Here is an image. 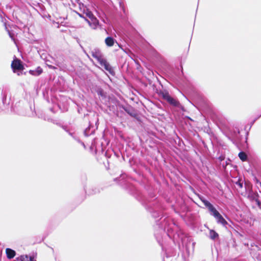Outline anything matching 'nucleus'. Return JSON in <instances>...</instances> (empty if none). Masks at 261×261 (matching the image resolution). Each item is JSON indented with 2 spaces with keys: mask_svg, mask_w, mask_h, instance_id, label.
I'll use <instances>...</instances> for the list:
<instances>
[{
  "mask_svg": "<svg viewBox=\"0 0 261 261\" xmlns=\"http://www.w3.org/2000/svg\"><path fill=\"white\" fill-rule=\"evenodd\" d=\"M91 54L92 56L97 60L101 66L103 67L104 68L110 73H111L112 70L111 66L103 58V56L99 48H95L93 49L91 51Z\"/></svg>",
  "mask_w": 261,
  "mask_h": 261,
  "instance_id": "obj_1",
  "label": "nucleus"
},
{
  "mask_svg": "<svg viewBox=\"0 0 261 261\" xmlns=\"http://www.w3.org/2000/svg\"><path fill=\"white\" fill-rule=\"evenodd\" d=\"M162 97L166 100L169 104L174 107H179L180 105L179 102L172 98L168 92H163L161 93Z\"/></svg>",
  "mask_w": 261,
  "mask_h": 261,
  "instance_id": "obj_2",
  "label": "nucleus"
},
{
  "mask_svg": "<svg viewBox=\"0 0 261 261\" xmlns=\"http://www.w3.org/2000/svg\"><path fill=\"white\" fill-rule=\"evenodd\" d=\"M205 203V206L208 209L211 215L214 217L218 215L219 213L209 201H206Z\"/></svg>",
  "mask_w": 261,
  "mask_h": 261,
  "instance_id": "obj_3",
  "label": "nucleus"
},
{
  "mask_svg": "<svg viewBox=\"0 0 261 261\" xmlns=\"http://www.w3.org/2000/svg\"><path fill=\"white\" fill-rule=\"evenodd\" d=\"M11 67L14 72H15L16 70H21L23 68L22 65L18 60H14L11 64Z\"/></svg>",
  "mask_w": 261,
  "mask_h": 261,
  "instance_id": "obj_4",
  "label": "nucleus"
},
{
  "mask_svg": "<svg viewBox=\"0 0 261 261\" xmlns=\"http://www.w3.org/2000/svg\"><path fill=\"white\" fill-rule=\"evenodd\" d=\"M86 20L88 23L89 25L93 29H95L99 23L98 20L95 17H94L92 19H91L90 20L86 19Z\"/></svg>",
  "mask_w": 261,
  "mask_h": 261,
  "instance_id": "obj_5",
  "label": "nucleus"
},
{
  "mask_svg": "<svg viewBox=\"0 0 261 261\" xmlns=\"http://www.w3.org/2000/svg\"><path fill=\"white\" fill-rule=\"evenodd\" d=\"M6 253L7 258L9 259L13 258L16 254L15 251L10 248H7L6 249Z\"/></svg>",
  "mask_w": 261,
  "mask_h": 261,
  "instance_id": "obj_6",
  "label": "nucleus"
},
{
  "mask_svg": "<svg viewBox=\"0 0 261 261\" xmlns=\"http://www.w3.org/2000/svg\"><path fill=\"white\" fill-rule=\"evenodd\" d=\"M215 218L217 220L218 223H221L224 226L227 224L226 221L223 218L220 213L215 217Z\"/></svg>",
  "mask_w": 261,
  "mask_h": 261,
  "instance_id": "obj_7",
  "label": "nucleus"
},
{
  "mask_svg": "<svg viewBox=\"0 0 261 261\" xmlns=\"http://www.w3.org/2000/svg\"><path fill=\"white\" fill-rule=\"evenodd\" d=\"M29 72L33 75L38 76L42 72V69L41 67H38L35 70H30Z\"/></svg>",
  "mask_w": 261,
  "mask_h": 261,
  "instance_id": "obj_8",
  "label": "nucleus"
},
{
  "mask_svg": "<svg viewBox=\"0 0 261 261\" xmlns=\"http://www.w3.org/2000/svg\"><path fill=\"white\" fill-rule=\"evenodd\" d=\"M105 43L108 46H112L114 45V39L111 37H108L105 39Z\"/></svg>",
  "mask_w": 261,
  "mask_h": 261,
  "instance_id": "obj_9",
  "label": "nucleus"
},
{
  "mask_svg": "<svg viewBox=\"0 0 261 261\" xmlns=\"http://www.w3.org/2000/svg\"><path fill=\"white\" fill-rule=\"evenodd\" d=\"M96 92L97 94L100 96L102 98H106L107 95L106 93L100 87H97L96 89Z\"/></svg>",
  "mask_w": 261,
  "mask_h": 261,
  "instance_id": "obj_10",
  "label": "nucleus"
},
{
  "mask_svg": "<svg viewBox=\"0 0 261 261\" xmlns=\"http://www.w3.org/2000/svg\"><path fill=\"white\" fill-rule=\"evenodd\" d=\"M258 195L257 194H254L253 197V199L255 201L258 207L261 209V202L258 199Z\"/></svg>",
  "mask_w": 261,
  "mask_h": 261,
  "instance_id": "obj_11",
  "label": "nucleus"
},
{
  "mask_svg": "<svg viewBox=\"0 0 261 261\" xmlns=\"http://www.w3.org/2000/svg\"><path fill=\"white\" fill-rule=\"evenodd\" d=\"M210 237L212 240H215L218 237V234L214 230H211L210 232Z\"/></svg>",
  "mask_w": 261,
  "mask_h": 261,
  "instance_id": "obj_12",
  "label": "nucleus"
},
{
  "mask_svg": "<svg viewBox=\"0 0 261 261\" xmlns=\"http://www.w3.org/2000/svg\"><path fill=\"white\" fill-rule=\"evenodd\" d=\"M239 157L242 161H245L247 160V155L244 152H240L239 153Z\"/></svg>",
  "mask_w": 261,
  "mask_h": 261,
  "instance_id": "obj_13",
  "label": "nucleus"
},
{
  "mask_svg": "<svg viewBox=\"0 0 261 261\" xmlns=\"http://www.w3.org/2000/svg\"><path fill=\"white\" fill-rule=\"evenodd\" d=\"M31 256H30L29 257L27 255H21L19 257L18 259L20 261H30L31 260Z\"/></svg>",
  "mask_w": 261,
  "mask_h": 261,
  "instance_id": "obj_14",
  "label": "nucleus"
},
{
  "mask_svg": "<svg viewBox=\"0 0 261 261\" xmlns=\"http://www.w3.org/2000/svg\"><path fill=\"white\" fill-rule=\"evenodd\" d=\"M86 15L90 19H92L94 16L93 13L88 10L86 12Z\"/></svg>",
  "mask_w": 261,
  "mask_h": 261,
  "instance_id": "obj_15",
  "label": "nucleus"
},
{
  "mask_svg": "<svg viewBox=\"0 0 261 261\" xmlns=\"http://www.w3.org/2000/svg\"><path fill=\"white\" fill-rule=\"evenodd\" d=\"M77 5L81 10H85V6L82 2H79Z\"/></svg>",
  "mask_w": 261,
  "mask_h": 261,
  "instance_id": "obj_16",
  "label": "nucleus"
},
{
  "mask_svg": "<svg viewBox=\"0 0 261 261\" xmlns=\"http://www.w3.org/2000/svg\"><path fill=\"white\" fill-rule=\"evenodd\" d=\"M77 5L81 10H85V6L82 2H79Z\"/></svg>",
  "mask_w": 261,
  "mask_h": 261,
  "instance_id": "obj_17",
  "label": "nucleus"
},
{
  "mask_svg": "<svg viewBox=\"0 0 261 261\" xmlns=\"http://www.w3.org/2000/svg\"><path fill=\"white\" fill-rule=\"evenodd\" d=\"M77 5L81 10H85V6L82 2H79Z\"/></svg>",
  "mask_w": 261,
  "mask_h": 261,
  "instance_id": "obj_18",
  "label": "nucleus"
},
{
  "mask_svg": "<svg viewBox=\"0 0 261 261\" xmlns=\"http://www.w3.org/2000/svg\"><path fill=\"white\" fill-rule=\"evenodd\" d=\"M199 198L201 200V201L203 203L204 205L205 206V202L208 201L207 200H206L202 196H199Z\"/></svg>",
  "mask_w": 261,
  "mask_h": 261,
  "instance_id": "obj_19",
  "label": "nucleus"
},
{
  "mask_svg": "<svg viewBox=\"0 0 261 261\" xmlns=\"http://www.w3.org/2000/svg\"><path fill=\"white\" fill-rule=\"evenodd\" d=\"M81 2V0H74V4L75 5V4H78L79 3V2Z\"/></svg>",
  "mask_w": 261,
  "mask_h": 261,
  "instance_id": "obj_20",
  "label": "nucleus"
},
{
  "mask_svg": "<svg viewBox=\"0 0 261 261\" xmlns=\"http://www.w3.org/2000/svg\"><path fill=\"white\" fill-rule=\"evenodd\" d=\"M69 135H70L71 136H72L74 139H75L77 141L80 142V140L79 139H76L73 136L72 133L69 132Z\"/></svg>",
  "mask_w": 261,
  "mask_h": 261,
  "instance_id": "obj_21",
  "label": "nucleus"
},
{
  "mask_svg": "<svg viewBox=\"0 0 261 261\" xmlns=\"http://www.w3.org/2000/svg\"><path fill=\"white\" fill-rule=\"evenodd\" d=\"M48 67L50 69H55L56 68L55 66H53L52 65H48Z\"/></svg>",
  "mask_w": 261,
  "mask_h": 261,
  "instance_id": "obj_22",
  "label": "nucleus"
},
{
  "mask_svg": "<svg viewBox=\"0 0 261 261\" xmlns=\"http://www.w3.org/2000/svg\"><path fill=\"white\" fill-rule=\"evenodd\" d=\"M9 36L11 38V39L12 40H14L13 36H12L11 34L9 32Z\"/></svg>",
  "mask_w": 261,
  "mask_h": 261,
  "instance_id": "obj_23",
  "label": "nucleus"
},
{
  "mask_svg": "<svg viewBox=\"0 0 261 261\" xmlns=\"http://www.w3.org/2000/svg\"><path fill=\"white\" fill-rule=\"evenodd\" d=\"M62 128L67 132H68V130L66 129L65 126H62Z\"/></svg>",
  "mask_w": 261,
  "mask_h": 261,
  "instance_id": "obj_24",
  "label": "nucleus"
},
{
  "mask_svg": "<svg viewBox=\"0 0 261 261\" xmlns=\"http://www.w3.org/2000/svg\"><path fill=\"white\" fill-rule=\"evenodd\" d=\"M119 5H120V7H122V9L123 10L124 8H123V7L122 6V3L121 2H119Z\"/></svg>",
  "mask_w": 261,
  "mask_h": 261,
  "instance_id": "obj_25",
  "label": "nucleus"
},
{
  "mask_svg": "<svg viewBox=\"0 0 261 261\" xmlns=\"http://www.w3.org/2000/svg\"><path fill=\"white\" fill-rule=\"evenodd\" d=\"M238 185L240 186V187H242L243 185L241 183H239Z\"/></svg>",
  "mask_w": 261,
  "mask_h": 261,
  "instance_id": "obj_26",
  "label": "nucleus"
},
{
  "mask_svg": "<svg viewBox=\"0 0 261 261\" xmlns=\"http://www.w3.org/2000/svg\"><path fill=\"white\" fill-rule=\"evenodd\" d=\"M30 261H36V260H33V258L32 257H31V260Z\"/></svg>",
  "mask_w": 261,
  "mask_h": 261,
  "instance_id": "obj_27",
  "label": "nucleus"
},
{
  "mask_svg": "<svg viewBox=\"0 0 261 261\" xmlns=\"http://www.w3.org/2000/svg\"><path fill=\"white\" fill-rule=\"evenodd\" d=\"M259 184L261 186V182H259Z\"/></svg>",
  "mask_w": 261,
  "mask_h": 261,
  "instance_id": "obj_28",
  "label": "nucleus"
}]
</instances>
